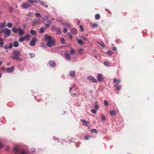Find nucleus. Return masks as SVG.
<instances>
[{
  "instance_id": "nucleus-1",
  "label": "nucleus",
  "mask_w": 154,
  "mask_h": 154,
  "mask_svg": "<svg viewBox=\"0 0 154 154\" xmlns=\"http://www.w3.org/2000/svg\"><path fill=\"white\" fill-rule=\"evenodd\" d=\"M32 151H28L23 149H20L19 147L14 146L13 148L15 154H34L35 152L34 149L32 148Z\"/></svg>"
},
{
  "instance_id": "nucleus-2",
  "label": "nucleus",
  "mask_w": 154,
  "mask_h": 154,
  "mask_svg": "<svg viewBox=\"0 0 154 154\" xmlns=\"http://www.w3.org/2000/svg\"><path fill=\"white\" fill-rule=\"evenodd\" d=\"M12 30L13 32L15 34L18 33L20 36H23L25 34L24 31L21 28H16L15 27H14L12 28Z\"/></svg>"
},
{
  "instance_id": "nucleus-3",
  "label": "nucleus",
  "mask_w": 154,
  "mask_h": 154,
  "mask_svg": "<svg viewBox=\"0 0 154 154\" xmlns=\"http://www.w3.org/2000/svg\"><path fill=\"white\" fill-rule=\"evenodd\" d=\"M12 54L14 55V56H11V57L13 59H16L19 61H21V59L19 57L20 55V53L19 51L14 50L13 51Z\"/></svg>"
},
{
  "instance_id": "nucleus-4",
  "label": "nucleus",
  "mask_w": 154,
  "mask_h": 154,
  "mask_svg": "<svg viewBox=\"0 0 154 154\" xmlns=\"http://www.w3.org/2000/svg\"><path fill=\"white\" fill-rule=\"evenodd\" d=\"M52 28L59 35L60 34L62 33V31L59 27H57L55 26H52Z\"/></svg>"
},
{
  "instance_id": "nucleus-5",
  "label": "nucleus",
  "mask_w": 154,
  "mask_h": 154,
  "mask_svg": "<svg viewBox=\"0 0 154 154\" xmlns=\"http://www.w3.org/2000/svg\"><path fill=\"white\" fill-rule=\"evenodd\" d=\"M97 79L99 82H102L103 80V75L101 73H98L97 76Z\"/></svg>"
},
{
  "instance_id": "nucleus-6",
  "label": "nucleus",
  "mask_w": 154,
  "mask_h": 154,
  "mask_svg": "<svg viewBox=\"0 0 154 154\" xmlns=\"http://www.w3.org/2000/svg\"><path fill=\"white\" fill-rule=\"evenodd\" d=\"M64 56L65 59L68 61H69L71 59V57L70 54L67 51H66L64 53Z\"/></svg>"
},
{
  "instance_id": "nucleus-7",
  "label": "nucleus",
  "mask_w": 154,
  "mask_h": 154,
  "mask_svg": "<svg viewBox=\"0 0 154 154\" xmlns=\"http://www.w3.org/2000/svg\"><path fill=\"white\" fill-rule=\"evenodd\" d=\"M55 40L54 39H52L47 42L46 45L48 47H51L52 45H54Z\"/></svg>"
},
{
  "instance_id": "nucleus-8",
  "label": "nucleus",
  "mask_w": 154,
  "mask_h": 154,
  "mask_svg": "<svg viewBox=\"0 0 154 154\" xmlns=\"http://www.w3.org/2000/svg\"><path fill=\"white\" fill-rule=\"evenodd\" d=\"M4 30H5V33L6 35V37H9L11 34V30L7 28H5Z\"/></svg>"
},
{
  "instance_id": "nucleus-9",
  "label": "nucleus",
  "mask_w": 154,
  "mask_h": 154,
  "mask_svg": "<svg viewBox=\"0 0 154 154\" xmlns=\"http://www.w3.org/2000/svg\"><path fill=\"white\" fill-rule=\"evenodd\" d=\"M37 41V39L34 38H32L29 42V45L32 46H33L35 45V42Z\"/></svg>"
},
{
  "instance_id": "nucleus-10",
  "label": "nucleus",
  "mask_w": 154,
  "mask_h": 154,
  "mask_svg": "<svg viewBox=\"0 0 154 154\" xmlns=\"http://www.w3.org/2000/svg\"><path fill=\"white\" fill-rule=\"evenodd\" d=\"M87 79L94 83H97V81L94 77L91 76H88L87 77Z\"/></svg>"
},
{
  "instance_id": "nucleus-11",
  "label": "nucleus",
  "mask_w": 154,
  "mask_h": 154,
  "mask_svg": "<svg viewBox=\"0 0 154 154\" xmlns=\"http://www.w3.org/2000/svg\"><path fill=\"white\" fill-rule=\"evenodd\" d=\"M31 6V5L30 3H26L24 4H23L21 7L23 8L26 9L27 8Z\"/></svg>"
},
{
  "instance_id": "nucleus-12",
  "label": "nucleus",
  "mask_w": 154,
  "mask_h": 154,
  "mask_svg": "<svg viewBox=\"0 0 154 154\" xmlns=\"http://www.w3.org/2000/svg\"><path fill=\"white\" fill-rule=\"evenodd\" d=\"M14 69V66H12L6 68L5 69V70L8 73H10L13 72Z\"/></svg>"
},
{
  "instance_id": "nucleus-13",
  "label": "nucleus",
  "mask_w": 154,
  "mask_h": 154,
  "mask_svg": "<svg viewBox=\"0 0 154 154\" xmlns=\"http://www.w3.org/2000/svg\"><path fill=\"white\" fill-rule=\"evenodd\" d=\"M44 36L45 37V39L46 42H48L52 40L51 37L47 34H45Z\"/></svg>"
},
{
  "instance_id": "nucleus-14",
  "label": "nucleus",
  "mask_w": 154,
  "mask_h": 154,
  "mask_svg": "<svg viewBox=\"0 0 154 154\" xmlns=\"http://www.w3.org/2000/svg\"><path fill=\"white\" fill-rule=\"evenodd\" d=\"M49 63L50 66L53 67H54L56 65L55 62L54 61L52 60L49 61Z\"/></svg>"
},
{
  "instance_id": "nucleus-15",
  "label": "nucleus",
  "mask_w": 154,
  "mask_h": 154,
  "mask_svg": "<svg viewBox=\"0 0 154 154\" xmlns=\"http://www.w3.org/2000/svg\"><path fill=\"white\" fill-rule=\"evenodd\" d=\"M69 75L72 77H75V70L71 71L69 72Z\"/></svg>"
},
{
  "instance_id": "nucleus-16",
  "label": "nucleus",
  "mask_w": 154,
  "mask_h": 154,
  "mask_svg": "<svg viewBox=\"0 0 154 154\" xmlns=\"http://www.w3.org/2000/svg\"><path fill=\"white\" fill-rule=\"evenodd\" d=\"M70 31L73 34H75L77 33L78 31L75 28H72L70 30Z\"/></svg>"
},
{
  "instance_id": "nucleus-17",
  "label": "nucleus",
  "mask_w": 154,
  "mask_h": 154,
  "mask_svg": "<svg viewBox=\"0 0 154 154\" xmlns=\"http://www.w3.org/2000/svg\"><path fill=\"white\" fill-rule=\"evenodd\" d=\"M81 120L83 123L82 124L83 125H86L87 127H89L88 124V123H89V122H87L85 120H82L81 119Z\"/></svg>"
},
{
  "instance_id": "nucleus-18",
  "label": "nucleus",
  "mask_w": 154,
  "mask_h": 154,
  "mask_svg": "<svg viewBox=\"0 0 154 154\" xmlns=\"http://www.w3.org/2000/svg\"><path fill=\"white\" fill-rule=\"evenodd\" d=\"M6 26V22H5L2 23H0V28H3Z\"/></svg>"
},
{
  "instance_id": "nucleus-19",
  "label": "nucleus",
  "mask_w": 154,
  "mask_h": 154,
  "mask_svg": "<svg viewBox=\"0 0 154 154\" xmlns=\"http://www.w3.org/2000/svg\"><path fill=\"white\" fill-rule=\"evenodd\" d=\"M115 86L116 88V90L118 91L120 90L121 88V86L117 84H116L115 85Z\"/></svg>"
},
{
  "instance_id": "nucleus-20",
  "label": "nucleus",
  "mask_w": 154,
  "mask_h": 154,
  "mask_svg": "<svg viewBox=\"0 0 154 154\" xmlns=\"http://www.w3.org/2000/svg\"><path fill=\"white\" fill-rule=\"evenodd\" d=\"M24 38L25 40H30V36L29 35H26L24 36Z\"/></svg>"
},
{
  "instance_id": "nucleus-21",
  "label": "nucleus",
  "mask_w": 154,
  "mask_h": 154,
  "mask_svg": "<svg viewBox=\"0 0 154 154\" xmlns=\"http://www.w3.org/2000/svg\"><path fill=\"white\" fill-rule=\"evenodd\" d=\"M19 45V44L18 42L15 41L13 43V46L14 47L17 48L18 47Z\"/></svg>"
},
{
  "instance_id": "nucleus-22",
  "label": "nucleus",
  "mask_w": 154,
  "mask_h": 154,
  "mask_svg": "<svg viewBox=\"0 0 154 154\" xmlns=\"http://www.w3.org/2000/svg\"><path fill=\"white\" fill-rule=\"evenodd\" d=\"M94 108L97 110H98L99 109V105L97 102H96L95 103Z\"/></svg>"
},
{
  "instance_id": "nucleus-23",
  "label": "nucleus",
  "mask_w": 154,
  "mask_h": 154,
  "mask_svg": "<svg viewBox=\"0 0 154 154\" xmlns=\"http://www.w3.org/2000/svg\"><path fill=\"white\" fill-rule=\"evenodd\" d=\"M4 44V41H3V38H0V47H2L3 45Z\"/></svg>"
},
{
  "instance_id": "nucleus-24",
  "label": "nucleus",
  "mask_w": 154,
  "mask_h": 154,
  "mask_svg": "<svg viewBox=\"0 0 154 154\" xmlns=\"http://www.w3.org/2000/svg\"><path fill=\"white\" fill-rule=\"evenodd\" d=\"M30 33L32 35H35L37 33L36 31L33 30H31L30 31Z\"/></svg>"
},
{
  "instance_id": "nucleus-25",
  "label": "nucleus",
  "mask_w": 154,
  "mask_h": 154,
  "mask_svg": "<svg viewBox=\"0 0 154 154\" xmlns=\"http://www.w3.org/2000/svg\"><path fill=\"white\" fill-rule=\"evenodd\" d=\"M39 22L38 20H34L33 21V25L35 26L36 24H39Z\"/></svg>"
},
{
  "instance_id": "nucleus-26",
  "label": "nucleus",
  "mask_w": 154,
  "mask_h": 154,
  "mask_svg": "<svg viewBox=\"0 0 154 154\" xmlns=\"http://www.w3.org/2000/svg\"><path fill=\"white\" fill-rule=\"evenodd\" d=\"M109 113L112 116L115 115L116 113L115 111L113 110L110 111Z\"/></svg>"
},
{
  "instance_id": "nucleus-27",
  "label": "nucleus",
  "mask_w": 154,
  "mask_h": 154,
  "mask_svg": "<svg viewBox=\"0 0 154 154\" xmlns=\"http://www.w3.org/2000/svg\"><path fill=\"white\" fill-rule=\"evenodd\" d=\"M7 26L8 27L11 28L12 27L13 25L10 22L7 24Z\"/></svg>"
},
{
  "instance_id": "nucleus-28",
  "label": "nucleus",
  "mask_w": 154,
  "mask_h": 154,
  "mask_svg": "<svg viewBox=\"0 0 154 154\" xmlns=\"http://www.w3.org/2000/svg\"><path fill=\"white\" fill-rule=\"evenodd\" d=\"M100 18V15L99 14H97L95 15V18L96 20H98Z\"/></svg>"
},
{
  "instance_id": "nucleus-29",
  "label": "nucleus",
  "mask_w": 154,
  "mask_h": 154,
  "mask_svg": "<svg viewBox=\"0 0 154 154\" xmlns=\"http://www.w3.org/2000/svg\"><path fill=\"white\" fill-rule=\"evenodd\" d=\"M78 43L80 45H82L83 43V42L81 39H79L77 41Z\"/></svg>"
},
{
  "instance_id": "nucleus-30",
  "label": "nucleus",
  "mask_w": 154,
  "mask_h": 154,
  "mask_svg": "<svg viewBox=\"0 0 154 154\" xmlns=\"http://www.w3.org/2000/svg\"><path fill=\"white\" fill-rule=\"evenodd\" d=\"M24 37H21L19 38L18 41L20 42H22L24 41Z\"/></svg>"
},
{
  "instance_id": "nucleus-31",
  "label": "nucleus",
  "mask_w": 154,
  "mask_h": 154,
  "mask_svg": "<svg viewBox=\"0 0 154 154\" xmlns=\"http://www.w3.org/2000/svg\"><path fill=\"white\" fill-rule=\"evenodd\" d=\"M44 32V29L43 28L41 27L40 28L39 30V33H42Z\"/></svg>"
},
{
  "instance_id": "nucleus-32",
  "label": "nucleus",
  "mask_w": 154,
  "mask_h": 154,
  "mask_svg": "<svg viewBox=\"0 0 154 154\" xmlns=\"http://www.w3.org/2000/svg\"><path fill=\"white\" fill-rule=\"evenodd\" d=\"M33 14L32 12H29L28 13L26 16L29 17H32L33 16Z\"/></svg>"
},
{
  "instance_id": "nucleus-33",
  "label": "nucleus",
  "mask_w": 154,
  "mask_h": 154,
  "mask_svg": "<svg viewBox=\"0 0 154 154\" xmlns=\"http://www.w3.org/2000/svg\"><path fill=\"white\" fill-rule=\"evenodd\" d=\"M69 38L72 40V35L71 33L70 32H68V33Z\"/></svg>"
},
{
  "instance_id": "nucleus-34",
  "label": "nucleus",
  "mask_w": 154,
  "mask_h": 154,
  "mask_svg": "<svg viewBox=\"0 0 154 154\" xmlns=\"http://www.w3.org/2000/svg\"><path fill=\"white\" fill-rule=\"evenodd\" d=\"M38 2L40 4L42 5H44V2L43 1H41L40 0H38Z\"/></svg>"
},
{
  "instance_id": "nucleus-35",
  "label": "nucleus",
  "mask_w": 154,
  "mask_h": 154,
  "mask_svg": "<svg viewBox=\"0 0 154 154\" xmlns=\"http://www.w3.org/2000/svg\"><path fill=\"white\" fill-rule=\"evenodd\" d=\"M34 2H35L34 0H28L26 1V2H29L31 4L33 3Z\"/></svg>"
},
{
  "instance_id": "nucleus-36",
  "label": "nucleus",
  "mask_w": 154,
  "mask_h": 154,
  "mask_svg": "<svg viewBox=\"0 0 154 154\" xmlns=\"http://www.w3.org/2000/svg\"><path fill=\"white\" fill-rule=\"evenodd\" d=\"M99 44L103 47H105V45L104 43L103 42H100Z\"/></svg>"
},
{
  "instance_id": "nucleus-37",
  "label": "nucleus",
  "mask_w": 154,
  "mask_h": 154,
  "mask_svg": "<svg viewBox=\"0 0 154 154\" xmlns=\"http://www.w3.org/2000/svg\"><path fill=\"white\" fill-rule=\"evenodd\" d=\"M91 131L92 132H94L96 133H98L97 131L95 129H93L91 130Z\"/></svg>"
},
{
  "instance_id": "nucleus-38",
  "label": "nucleus",
  "mask_w": 154,
  "mask_h": 154,
  "mask_svg": "<svg viewBox=\"0 0 154 154\" xmlns=\"http://www.w3.org/2000/svg\"><path fill=\"white\" fill-rule=\"evenodd\" d=\"M107 53L110 56H111L112 54V51H107Z\"/></svg>"
},
{
  "instance_id": "nucleus-39",
  "label": "nucleus",
  "mask_w": 154,
  "mask_h": 154,
  "mask_svg": "<svg viewBox=\"0 0 154 154\" xmlns=\"http://www.w3.org/2000/svg\"><path fill=\"white\" fill-rule=\"evenodd\" d=\"M106 119L105 116L103 115H101V120L102 121H103L105 120Z\"/></svg>"
},
{
  "instance_id": "nucleus-40",
  "label": "nucleus",
  "mask_w": 154,
  "mask_h": 154,
  "mask_svg": "<svg viewBox=\"0 0 154 154\" xmlns=\"http://www.w3.org/2000/svg\"><path fill=\"white\" fill-rule=\"evenodd\" d=\"M75 51L73 49H71L70 51V53L71 54H74Z\"/></svg>"
},
{
  "instance_id": "nucleus-41",
  "label": "nucleus",
  "mask_w": 154,
  "mask_h": 154,
  "mask_svg": "<svg viewBox=\"0 0 154 154\" xmlns=\"http://www.w3.org/2000/svg\"><path fill=\"white\" fill-rule=\"evenodd\" d=\"M98 27V25L96 23L93 24L92 25V28L97 27Z\"/></svg>"
},
{
  "instance_id": "nucleus-42",
  "label": "nucleus",
  "mask_w": 154,
  "mask_h": 154,
  "mask_svg": "<svg viewBox=\"0 0 154 154\" xmlns=\"http://www.w3.org/2000/svg\"><path fill=\"white\" fill-rule=\"evenodd\" d=\"M60 42L63 44L65 42V40L63 38H61L60 39Z\"/></svg>"
},
{
  "instance_id": "nucleus-43",
  "label": "nucleus",
  "mask_w": 154,
  "mask_h": 154,
  "mask_svg": "<svg viewBox=\"0 0 154 154\" xmlns=\"http://www.w3.org/2000/svg\"><path fill=\"white\" fill-rule=\"evenodd\" d=\"M91 112L94 114H95L97 113V110L95 109H92L91 110Z\"/></svg>"
},
{
  "instance_id": "nucleus-44",
  "label": "nucleus",
  "mask_w": 154,
  "mask_h": 154,
  "mask_svg": "<svg viewBox=\"0 0 154 154\" xmlns=\"http://www.w3.org/2000/svg\"><path fill=\"white\" fill-rule=\"evenodd\" d=\"M104 64L105 66H109V63H108V62H104Z\"/></svg>"
},
{
  "instance_id": "nucleus-45",
  "label": "nucleus",
  "mask_w": 154,
  "mask_h": 154,
  "mask_svg": "<svg viewBox=\"0 0 154 154\" xmlns=\"http://www.w3.org/2000/svg\"><path fill=\"white\" fill-rule=\"evenodd\" d=\"M104 103L105 105H106L107 106H108V103L106 100H105L104 101Z\"/></svg>"
},
{
  "instance_id": "nucleus-46",
  "label": "nucleus",
  "mask_w": 154,
  "mask_h": 154,
  "mask_svg": "<svg viewBox=\"0 0 154 154\" xmlns=\"http://www.w3.org/2000/svg\"><path fill=\"white\" fill-rule=\"evenodd\" d=\"M90 137L88 135H87L85 137V140H88L89 139Z\"/></svg>"
},
{
  "instance_id": "nucleus-47",
  "label": "nucleus",
  "mask_w": 154,
  "mask_h": 154,
  "mask_svg": "<svg viewBox=\"0 0 154 154\" xmlns=\"http://www.w3.org/2000/svg\"><path fill=\"white\" fill-rule=\"evenodd\" d=\"M64 24V26H66V27H69L70 26V25L68 23H65Z\"/></svg>"
},
{
  "instance_id": "nucleus-48",
  "label": "nucleus",
  "mask_w": 154,
  "mask_h": 154,
  "mask_svg": "<svg viewBox=\"0 0 154 154\" xmlns=\"http://www.w3.org/2000/svg\"><path fill=\"white\" fill-rule=\"evenodd\" d=\"M79 26L81 30V31H84V29H83V26H82V25H79Z\"/></svg>"
},
{
  "instance_id": "nucleus-49",
  "label": "nucleus",
  "mask_w": 154,
  "mask_h": 154,
  "mask_svg": "<svg viewBox=\"0 0 154 154\" xmlns=\"http://www.w3.org/2000/svg\"><path fill=\"white\" fill-rule=\"evenodd\" d=\"M35 15L36 17H41V14L38 13H36L35 14Z\"/></svg>"
},
{
  "instance_id": "nucleus-50",
  "label": "nucleus",
  "mask_w": 154,
  "mask_h": 154,
  "mask_svg": "<svg viewBox=\"0 0 154 154\" xmlns=\"http://www.w3.org/2000/svg\"><path fill=\"white\" fill-rule=\"evenodd\" d=\"M53 139L54 140H57V142H58L60 141V140H59V139L58 138H56L55 137H54L53 138Z\"/></svg>"
},
{
  "instance_id": "nucleus-51",
  "label": "nucleus",
  "mask_w": 154,
  "mask_h": 154,
  "mask_svg": "<svg viewBox=\"0 0 154 154\" xmlns=\"http://www.w3.org/2000/svg\"><path fill=\"white\" fill-rule=\"evenodd\" d=\"M13 8L12 7L10 6L9 8V11L10 12H12L13 11Z\"/></svg>"
},
{
  "instance_id": "nucleus-52",
  "label": "nucleus",
  "mask_w": 154,
  "mask_h": 154,
  "mask_svg": "<svg viewBox=\"0 0 154 154\" xmlns=\"http://www.w3.org/2000/svg\"><path fill=\"white\" fill-rule=\"evenodd\" d=\"M67 32V29L66 28L64 27L63 29V32L64 33H65Z\"/></svg>"
},
{
  "instance_id": "nucleus-53",
  "label": "nucleus",
  "mask_w": 154,
  "mask_h": 154,
  "mask_svg": "<svg viewBox=\"0 0 154 154\" xmlns=\"http://www.w3.org/2000/svg\"><path fill=\"white\" fill-rule=\"evenodd\" d=\"M29 55L31 56V57L32 58L34 57L35 56V54L33 55L32 53H30L29 54Z\"/></svg>"
},
{
  "instance_id": "nucleus-54",
  "label": "nucleus",
  "mask_w": 154,
  "mask_h": 154,
  "mask_svg": "<svg viewBox=\"0 0 154 154\" xmlns=\"http://www.w3.org/2000/svg\"><path fill=\"white\" fill-rule=\"evenodd\" d=\"M13 46V45L11 44V43L9 45L8 47L10 49H11V48H12Z\"/></svg>"
},
{
  "instance_id": "nucleus-55",
  "label": "nucleus",
  "mask_w": 154,
  "mask_h": 154,
  "mask_svg": "<svg viewBox=\"0 0 154 154\" xmlns=\"http://www.w3.org/2000/svg\"><path fill=\"white\" fill-rule=\"evenodd\" d=\"M49 26L50 24L46 23L45 24V26L47 28H48L49 27Z\"/></svg>"
},
{
  "instance_id": "nucleus-56",
  "label": "nucleus",
  "mask_w": 154,
  "mask_h": 154,
  "mask_svg": "<svg viewBox=\"0 0 154 154\" xmlns=\"http://www.w3.org/2000/svg\"><path fill=\"white\" fill-rule=\"evenodd\" d=\"M80 37L81 38H82V39L85 40H87V38H85V37Z\"/></svg>"
},
{
  "instance_id": "nucleus-57",
  "label": "nucleus",
  "mask_w": 154,
  "mask_h": 154,
  "mask_svg": "<svg viewBox=\"0 0 154 154\" xmlns=\"http://www.w3.org/2000/svg\"><path fill=\"white\" fill-rule=\"evenodd\" d=\"M4 31H5V30H4V29L3 30H1L0 31V33L2 34L3 33Z\"/></svg>"
},
{
  "instance_id": "nucleus-58",
  "label": "nucleus",
  "mask_w": 154,
  "mask_h": 154,
  "mask_svg": "<svg viewBox=\"0 0 154 154\" xmlns=\"http://www.w3.org/2000/svg\"><path fill=\"white\" fill-rule=\"evenodd\" d=\"M3 147V145L2 143H0V148H1Z\"/></svg>"
},
{
  "instance_id": "nucleus-59",
  "label": "nucleus",
  "mask_w": 154,
  "mask_h": 154,
  "mask_svg": "<svg viewBox=\"0 0 154 154\" xmlns=\"http://www.w3.org/2000/svg\"><path fill=\"white\" fill-rule=\"evenodd\" d=\"M74 86L72 87H70L69 88V91L70 92L71 91L72 89L73 88Z\"/></svg>"
},
{
  "instance_id": "nucleus-60",
  "label": "nucleus",
  "mask_w": 154,
  "mask_h": 154,
  "mask_svg": "<svg viewBox=\"0 0 154 154\" xmlns=\"http://www.w3.org/2000/svg\"><path fill=\"white\" fill-rule=\"evenodd\" d=\"M47 20L48 21V22L50 24H51V21L49 19H47Z\"/></svg>"
},
{
  "instance_id": "nucleus-61",
  "label": "nucleus",
  "mask_w": 154,
  "mask_h": 154,
  "mask_svg": "<svg viewBox=\"0 0 154 154\" xmlns=\"http://www.w3.org/2000/svg\"><path fill=\"white\" fill-rule=\"evenodd\" d=\"M121 81V80L120 79H119L117 80V82H116V84H118Z\"/></svg>"
},
{
  "instance_id": "nucleus-62",
  "label": "nucleus",
  "mask_w": 154,
  "mask_h": 154,
  "mask_svg": "<svg viewBox=\"0 0 154 154\" xmlns=\"http://www.w3.org/2000/svg\"><path fill=\"white\" fill-rule=\"evenodd\" d=\"M6 149L7 151H8L9 149V147L8 146H7L6 148Z\"/></svg>"
},
{
  "instance_id": "nucleus-63",
  "label": "nucleus",
  "mask_w": 154,
  "mask_h": 154,
  "mask_svg": "<svg viewBox=\"0 0 154 154\" xmlns=\"http://www.w3.org/2000/svg\"><path fill=\"white\" fill-rule=\"evenodd\" d=\"M113 50L114 51H116L117 50V49L116 47H113Z\"/></svg>"
},
{
  "instance_id": "nucleus-64",
  "label": "nucleus",
  "mask_w": 154,
  "mask_h": 154,
  "mask_svg": "<svg viewBox=\"0 0 154 154\" xmlns=\"http://www.w3.org/2000/svg\"><path fill=\"white\" fill-rule=\"evenodd\" d=\"M8 48V47L7 46H6V45L5 46V47H4V48L5 49H7Z\"/></svg>"
}]
</instances>
